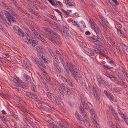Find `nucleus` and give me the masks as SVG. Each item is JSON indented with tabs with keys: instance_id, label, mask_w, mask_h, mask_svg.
<instances>
[{
	"instance_id": "4d7b16f0",
	"label": "nucleus",
	"mask_w": 128,
	"mask_h": 128,
	"mask_svg": "<svg viewBox=\"0 0 128 128\" xmlns=\"http://www.w3.org/2000/svg\"><path fill=\"white\" fill-rule=\"evenodd\" d=\"M114 46L116 47V48L118 50V52L119 53H120L121 52V50L120 49V47L118 46V44L115 45Z\"/></svg>"
},
{
	"instance_id": "7ed1b4c3",
	"label": "nucleus",
	"mask_w": 128,
	"mask_h": 128,
	"mask_svg": "<svg viewBox=\"0 0 128 128\" xmlns=\"http://www.w3.org/2000/svg\"><path fill=\"white\" fill-rule=\"evenodd\" d=\"M42 34L45 37L48 38L50 41L55 45H58L59 44H61V42L60 40L56 41V38L54 36H50L48 34L42 32Z\"/></svg>"
},
{
	"instance_id": "ea45409f",
	"label": "nucleus",
	"mask_w": 128,
	"mask_h": 128,
	"mask_svg": "<svg viewBox=\"0 0 128 128\" xmlns=\"http://www.w3.org/2000/svg\"><path fill=\"white\" fill-rule=\"evenodd\" d=\"M40 58L42 59L47 64L49 62V60H48V59H46V58H45V57L43 55H41V56H40Z\"/></svg>"
},
{
	"instance_id": "dca6fc26",
	"label": "nucleus",
	"mask_w": 128,
	"mask_h": 128,
	"mask_svg": "<svg viewBox=\"0 0 128 128\" xmlns=\"http://www.w3.org/2000/svg\"><path fill=\"white\" fill-rule=\"evenodd\" d=\"M82 122L84 124L87 128H90L92 127L90 122L88 120L86 119L83 120L82 119Z\"/></svg>"
},
{
	"instance_id": "c85d7f7f",
	"label": "nucleus",
	"mask_w": 128,
	"mask_h": 128,
	"mask_svg": "<svg viewBox=\"0 0 128 128\" xmlns=\"http://www.w3.org/2000/svg\"><path fill=\"white\" fill-rule=\"evenodd\" d=\"M113 90H114L115 92L117 93H120V91L122 90L121 88L118 87H115L113 88Z\"/></svg>"
},
{
	"instance_id": "3c124183",
	"label": "nucleus",
	"mask_w": 128,
	"mask_h": 128,
	"mask_svg": "<svg viewBox=\"0 0 128 128\" xmlns=\"http://www.w3.org/2000/svg\"><path fill=\"white\" fill-rule=\"evenodd\" d=\"M37 64L38 65V66H40L44 68H46V66L43 63L40 61H39Z\"/></svg>"
},
{
	"instance_id": "1a4fd4ad",
	"label": "nucleus",
	"mask_w": 128,
	"mask_h": 128,
	"mask_svg": "<svg viewBox=\"0 0 128 128\" xmlns=\"http://www.w3.org/2000/svg\"><path fill=\"white\" fill-rule=\"evenodd\" d=\"M88 40L94 43L96 42L95 41L99 42L101 40V39L100 37L98 35L96 36H92L91 37L88 38Z\"/></svg>"
},
{
	"instance_id": "a18cd8bd",
	"label": "nucleus",
	"mask_w": 128,
	"mask_h": 128,
	"mask_svg": "<svg viewBox=\"0 0 128 128\" xmlns=\"http://www.w3.org/2000/svg\"><path fill=\"white\" fill-rule=\"evenodd\" d=\"M104 92L105 94L108 98L110 97V95L112 94L110 92L106 90H104Z\"/></svg>"
},
{
	"instance_id": "37998d69",
	"label": "nucleus",
	"mask_w": 128,
	"mask_h": 128,
	"mask_svg": "<svg viewBox=\"0 0 128 128\" xmlns=\"http://www.w3.org/2000/svg\"><path fill=\"white\" fill-rule=\"evenodd\" d=\"M31 30L32 32L34 34V35L36 36L37 37L38 36V35H40L39 33L37 32L36 30L32 28L31 29Z\"/></svg>"
},
{
	"instance_id": "f257e3e1",
	"label": "nucleus",
	"mask_w": 128,
	"mask_h": 128,
	"mask_svg": "<svg viewBox=\"0 0 128 128\" xmlns=\"http://www.w3.org/2000/svg\"><path fill=\"white\" fill-rule=\"evenodd\" d=\"M65 64L64 68L67 73L68 74L70 73L76 81L81 80L82 76L76 66L70 62H66Z\"/></svg>"
},
{
	"instance_id": "4468645a",
	"label": "nucleus",
	"mask_w": 128,
	"mask_h": 128,
	"mask_svg": "<svg viewBox=\"0 0 128 128\" xmlns=\"http://www.w3.org/2000/svg\"><path fill=\"white\" fill-rule=\"evenodd\" d=\"M46 95L48 98L53 103H54L56 102L55 99L54 98V96L52 94L49 92H47L46 93Z\"/></svg>"
},
{
	"instance_id": "39448f33",
	"label": "nucleus",
	"mask_w": 128,
	"mask_h": 128,
	"mask_svg": "<svg viewBox=\"0 0 128 128\" xmlns=\"http://www.w3.org/2000/svg\"><path fill=\"white\" fill-rule=\"evenodd\" d=\"M44 30L46 32H47L49 33V34L52 36H54L55 38H56V41L60 40L59 38V35L58 34H56L54 31L50 30L49 28H48L46 27H44L43 28Z\"/></svg>"
},
{
	"instance_id": "72a5a7b5",
	"label": "nucleus",
	"mask_w": 128,
	"mask_h": 128,
	"mask_svg": "<svg viewBox=\"0 0 128 128\" xmlns=\"http://www.w3.org/2000/svg\"><path fill=\"white\" fill-rule=\"evenodd\" d=\"M46 79L48 80L50 84L52 82L49 76L47 73L44 75Z\"/></svg>"
},
{
	"instance_id": "393cba45",
	"label": "nucleus",
	"mask_w": 128,
	"mask_h": 128,
	"mask_svg": "<svg viewBox=\"0 0 128 128\" xmlns=\"http://www.w3.org/2000/svg\"><path fill=\"white\" fill-rule=\"evenodd\" d=\"M114 80L116 81L117 84H120V85H123L124 84V82L118 80L116 77L115 78Z\"/></svg>"
},
{
	"instance_id": "f8f14e48",
	"label": "nucleus",
	"mask_w": 128,
	"mask_h": 128,
	"mask_svg": "<svg viewBox=\"0 0 128 128\" xmlns=\"http://www.w3.org/2000/svg\"><path fill=\"white\" fill-rule=\"evenodd\" d=\"M81 100L83 107L86 109L87 110L88 109V106H89V105L90 104H92L90 103L89 102L87 103L85 99L83 98H81Z\"/></svg>"
},
{
	"instance_id": "473e14b6",
	"label": "nucleus",
	"mask_w": 128,
	"mask_h": 128,
	"mask_svg": "<svg viewBox=\"0 0 128 128\" xmlns=\"http://www.w3.org/2000/svg\"><path fill=\"white\" fill-rule=\"evenodd\" d=\"M0 5L4 7L7 10H8L10 8H9V6L6 4L4 3L3 2H2L0 4Z\"/></svg>"
},
{
	"instance_id": "69168bd1",
	"label": "nucleus",
	"mask_w": 128,
	"mask_h": 128,
	"mask_svg": "<svg viewBox=\"0 0 128 128\" xmlns=\"http://www.w3.org/2000/svg\"><path fill=\"white\" fill-rule=\"evenodd\" d=\"M29 11L31 12V13L34 14L36 16H38V14L36 12L34 11L32 9L30 8L29 10Z\"/></svg>"
},
{
	"instance_id": "cd10ccee",
	"label": "nucleus",
	"mask_w": 128,
	"mask_h": 128,
	"mask_svg": "<svg viewBox=\"0 0 128 128\" xmlns=\"http://www.w3.org/2000/svg\"><path fill=\"white\" fill-rule=\"evenodd\" d=\"M102 22L104 23L105 26L107 25L108 22L107 20L104 17V16H99Z\"/></svg>"
},
{
	"instance_id": "603ef678",
	"label": "nucleus",
	"mask_w": 128,
	"mask_h": 128,
	"mask_svg": "<svg viewBox=\"0 0 128 128\" xmlns=\"http://www.w3.org/2000/svg\"><path fill=\"white\" fill-rule=\"evenodd\" d=\"M110 100H112V101L114 102H117V100L115 98L113 97L112 95H110V97L108 98Z\"/></svg>"
},
{
	"instance_id": "a878e982",
	"label": "nucleus",
	"mask_w": 128,
	"mask_h": 128,
	"mask_svg": "<svg viewBox=\"0 0 128 128\" xmlns=\"http://www.w3.org/2000/svg\"><path fill=\"white\" fill-rule=\"evenodd\" d=\"M64 88H63V90L65 91L66 95L68 96H70L71 92V90L68 88L66 86Z\"/></svg>"
},
{
	"instance_id": "4c0bfd02",
	"label": "nucleus",
	"mask_w": 128,
	"mask_h": 128,
	"mask_svg": "<svg viewBox=\"0 0 128 128\" xmlns=\"http://www.w3.org/2000/svg\"><path fill=\"white\" fill-rule=\"evenodd\" d=\"M110 4H114V6H117L119 4V3L116 0H112L110 2Z\"/></svg>"
},
{
	"instance_id": "ddd939ff",
	"label": "nucleus",
	"mask_w": 128,
	"mask_h": 128,
	"mask_svg": "<svg viewBox=\"0 0 128 128\" xmlns=\"http://www.w3.org/2000/svg\"><path fill=\"white\" fill-rule=\"evenodd\" d=\"M10 80L12 82L15 83H18L21 80L18 77L16 76H14L13 77H11Z\"/></svg>"
},
{
	"instance_id": "20e7f679",
	"label": "nucleus",
	"mask_w": 128,
	"mask_h": 128,
	"mask_svg": "<svg viewBox=\"0 0 128 128\" xmlns=\"http://www.w3.org/2000/svg\"><path fill=\"white\" fill-rule=\"evenodd\" d=\"M88 106V109L90 110V113L91 114V116L90 118L91 120H97V116L96 114V112L95 109L93 108L92 106V104H89Z\"/></svg>"
},
{
	"instance_id": "e2e57ef3",
	"label": "nucleus",
	"mask_w": 128,
	"mask_h": 128,
	"mask_svg": "<svg viewBox=\"0 0 128 128\" xmlns=\"http://www.w3.org/2000/svg\"><path fill=\"white\" fill-rule=\"evenodd\" d=\"M48 1L53 6H56V4L54 2V0H48Z\"/></svg>"
},
{
	"instance_id": "de8ad7c7",
	"label": "nucleus",
	"mask_w": 128,
	"mask_h": 128,
	"mask_svg": "<svg viewBox=\"0 0 128 128\" xmlns=\"http://www.w3.org/2000/svg\"><path fill=\"white\" fill-rule=\"evenodd\" d=\"M97 79L98 82V86H100L102 84V80L100 77L97 78Z\"/></svg>"
},
{
	"instance_id": "58836bf2",
	"label": "nucleus",
	"mask_w": 128,
	"mask_h": 128,
	"mask_svg": "<svg viewBox=\"0 0 128 128\" xmlns=\"http://www.w3.org/2000/svg\"><path fill=\"white\" fill-rule=\"evenodd\" d=\"M2 120L4 123L7 127L10 128L9 126L8 125V120L6 118H4L2 119Z\"/></svg>"
},
{
	"instance_id": "b1692460",
	"label": "nucleus",
	"mask_w": 128,
	"mask_h": 128,
	"mask_svg": "<svg viewBox=\"0 0 128 128\" xmlns=\"http://www.w3.org/2000/svg\"><path fill=\"white\" fill-rule=\"evenodd\" d=\"M93 120V119H92L91 120L94 126V127L96 128H100L99 125L96 121V120H97L94 119Z\"/></svg>"
},
{
	"instance_id": "a211bd4d",
	"label": "nucleus",
	"mask_w": 128,
	"mask_h": 128,
	"mask_svg": "<svg viewBox=\"0 0 128 128\" xmlns=\"http://www.w3.org/2000/svg\"><path fill=\"white\" fill-rule=\"evenodd\" d=\"M84 52L90 56H94V54L92 50L86 48Z\"/></svg>"
},
{
	"instance_id": "bb28decb",
	"label": "nucleus",
	"mask_w": 128,
	"mask_h": 128,
	"mask_svg": "<svg viewBox=\"0 0 128 128\" xmlns=\"http://www.w3.org/2000/svg\"><path fill=\"white\" fill-rule=\"evenodd\" d=\"M65 86H64V84H61L60 86H58L56 87L58 90L59 92L60 93L62 92L63 90V88H64V87H65Z\"/></svg>"
},
{
	"instance_id": "7c9ffc66",
	"label": "nucleus",
	"mask_w": 128,
	"mask_h": 128,
	"mask_svg": "<svg viewBox=\"0 0 128 128\" xmlns=\"http://www.w3.org/2000/svg\"><path fill=\"white\" fill-rule=\"evenodd\" d=\"M116 74L119 76H122L120 71L118 68H116L115 70Z\"/></svg>"
},
{
	"instance_id": "79ce46f5",
	"label": "nucleus",
	"mask_w": 128,
	"mask_h": 128,
	"mask_svg": "<svg viewBox=\"0 0 128 128\" xmlns=\"http://www.w3.org/2000/svg\"><path fill=\"white\" fill-rule=\"evenodd\" d=\"M75 6V3L73 2H69L66 4V6L68 7H70L71 6Z\"/></svg>"
},
{
	"instance_id": "6ab92c4d",
	"label": "nucleus",
	"mask_w": 128,
	"mask_h": 128,
	"mask_svg": "<svg viewBox=\"0 0 128 128\" xmlns=\"http://www.w3.org/2000/svg\"><path fill=\"white\" fill-rule=\"evenodd\" d=\"M22 77L24 80L28 82L31 83V80L30 79V78L28 76V75L25 73H24L22 74Z\"/></svg>"
},
{
	"instance_id": "0e129e2a",
	"label": "nucleus",
	"mask_w": 128,
	"mask_h": 128,
	"mask_svg": "<svg viewBox=\"0 0 128 128\" xmlns=\"http://www.w3.org/2000/svg\"><path fill=\"white\" fill-rule=\"evenodd\" d=\"M39 68H40L41 71L42 72V74L43 75H44L45 74H46L47 73L46 72L45 70L42 68L41 67L39 66H38Z\"/></svg>"
},
{
	"instance_id": "f3484780",
	"label": "nucleus",
	"mask_w": 128,
	"mask_h": 128,
	"mask_svg": "<svg viewBox=\"0 0 128 128\" xmlns=\"http://www.w3.org/2000/svg\"><path fill=\"white\" fill-rule=\"evenodd\" d=\"M79 111L80 114L84 118L86 117V113L85 112L83 106H80L79 107Z\"/></svg>"
},
{
	"instance_id": "09e8293b",
	"label": "nucleus",
	"mask_w": 128,
	"mask_h": 128,
	"mask_svg": "<svg viewBox=\"0 0 128 128\" xmlns=\"http://www.w3.org/2000/svg\"><path fill=\"white\" fill-rule=\"evenodd\" d=\"M32 60L34 63L36 64H38V63L39 61V59L35 57L32 58Z\"/></svg>"
},
{
	"instance_id": "2eb2a0df",
	"label": "nucleus",
	"mask_w": 128,
	"mask_h": 128,
	"mask_svg": "<svg viewBox=\"0 0 128 128\" xmlns=\"http://www.w3.org/2000/svg\"><path fill=\"white\" fill-rule=\"evenodd\" d=\"M6 20L9 25H10L11 24V22H14L15 20L12 16H6Z\"/></svg>"
},
{
	"instance_id": "864d4df0",
	"label": "nucleus",
	"mask_w": 128,
	"mask_h": 128,
	"mask_svg": "<svg viewBox=\"0 0 128 128\" xmlns=\"http://www.w3.org/2000/svg\"><path fill=\"white\" fill-rule=\"evenodd\" d=\"M54 27L56 28H57V29H58V30L60 31L62 30L60 28V26L58 24H57L56 22H54Z\"/></svg>"
},
{
	"instance_id": "8fccbe9b",
	"label": "nucleus",
	"mask_w": 128,
	"mask_h": 128,
	"mask_svg": "<svg viewBox=\"0 0 128 128\" xmlns=\"http://www.w3.org/2000/svg\"><path fill=\"white\" fill-rule=\"evenodd\" d=\"M50 18H52V19L54 20L55 21H58V20H60V19H62V16H60V19L58 18H56V16H50Z\"/></svg>"
},
{
	"instance_id": "49530a36",
	"label": "nucleus",
	"mask_w": 128,
	"mask_h": 128,
	"mask_svg": "<svg viewBox=\"0 0 128 128\" xmlns=\"http://www.w3.org/2000/svg\"><path fill=\"white\" fill-rule=\"evenodd\" d=\"M31 88L32 90L35 92H36V86L34 84H32L31 86Z\"/></svg>"
},
{
	"instance_id": "a19ab883",
	"label": "nucleus",
	"mask_w": 128,
	"mask_h": 128,
	"mask_svg": "<svg viewBox=\"0 0 128 128\" xmlns=\"http://www.w3.org/2000/svg\"><path fill=\"white\" fill-rule=\"evenodd\" d=\"M23 64H24V68L26 69L27 68L28 66L29 63L28 61L26 60H23Z\"/></svg>"
},
{
	"instance_id": "052dcab7",
	"label": "nucleus",
	"mask_w": 128,
	"mask_h": 128,
	"mask_svg": "<svg viewBox=\"0 0 128 128\" xmlns=\"http://www.w3.org/2000/svg\"><path fill=\"white\" fill-rule=\"evenodd\" d=\"M8 11L12 14L14 16H16V14L10 8L9 9Z\"/></svg>"
},
{
	"instance_id": "c9c22d12",
	"label": "nucleus",
	"mask_w": 128,
	"mask_h": 128,
	"mask_svg": "<svg viewBox=\"0 0 128 128\" xmlns=\"http://www.w3.org/2000/svg\"><path fill=\"white\" fill-rule=\"evenodd\" d=\"M50 54L52 56L54 60L55 61L58 63V60L56 54H54L52 52V53H50Z\"/></svg>"
},
{
	"instance_id": "aec40b11",
	"label": "nucleus",
	"mask_w": 128,
	"mask_h": 128,
	"mask_svg": "<svg viewBox=\"0 0 128 128\" xmlns=\"http://www.w3.org/2000/svg\"><path fill=\"white\" fill-rule=\"evenodd\" d=\"M54 122H53L54 124V125L56 126L59 127V128H62L64 127V125L63 122H57L54 121Z\"/></svg>"
},
{
	"instance_id": "4be33fe9",
	"label": "nucleus",
	"mask_w": 128,
	"mask_h": 128,
	"mask_svg": "<svg viewBox=\"0 0 128 128\" xmlns=\"http://www.w3.org/2000/svg\"><path fill=\"white\" fill-rule=\"evenodd\" d=\"M75 114L76 118L78 120V122L82 124V120L81 119V117L80 116L78 112H76L75 113Z\"/></svg>"
},
{
	"instance_id": "412c9836",
	"label": "nucleus",
	"mask_w": 128,
	"mask_h": 128,
	"mask_svg": "<svg viewBox=\"0 0 128 128\" xmlns=\"http://www.w3.org/2000/svg\"><path fill=\"white\" fill-rule=\"evenodd\" d=\"M18 86L24 89L26 88V85L25 83L22 82L21 80L18 83Z\"/></svg>"
},
{
	"instance_id": "e433bc0d",
	"label": "nucleus",
	"mask_w": 128,
	"mask_h": 128,
	"mask_svg": "<svg viewBox=\"0 0 128 128\" xmlns=\"http://www.w3.org/2000/svg\"><path fill=\"white\" fill-rule=\"evenodd\" d=\"M119 115L122 119L124 120V121L125 122V123H126L128 121V119H127L126 118L125 115L122 113L121 114H120Z\"/></svg>"
},
{
	"instance_id": "13d9d810",
	"label": "nucleus",
	"mask_w": 128,
	"mask_h": 128,
	"mask_svg": "<svg viewBox=\"0 0 128 128\" xmlns=\"http://www.w3.org/2000/svg\"><path fill=\"white\" fill-rule=\"evenodd\" d=\"M56 52L57 56L59 57L60 59H62V55L60 52L57 50H56Z\"/></svg>"
},
{
	"instance_id": "680f3d73",
	"label": "nucleus",
	"mask_w": 128,
	"mask_h": 128,
	"mask_svg": "<svg viewBox=\"0 0 128 128\" xmlns=\"http://www.w3.org/2000/svg\"><path fill=\"white\" fill-rule=\"evenodd\" d=\"M79 44L82 47H86L87 46L85 42H79Z\"/></svg>"
},
{
	"instance_id": "6e6d98bb",
	"label": "nucleus",
	"mask_w": 128,
	"mask_h": 128,
	"mask_svg": "<svg viewBox=\"0 0 128 128\" xmlns=\"http://www.w3.org/2000/svg\"><path fill=\"white\" fill-rule=\"evenodd\" d=\"M43 84H44V86L46 90L48 91H49V88L48 85L44 82H42Z\"/></svg>"
},
{
	"instance_id": "2f4dec72",
	"label": "nucleus",
	"mask_w": 128,
	"mask_h": 128,
	"mask_svg": "<svg viewBox=\"0 0 128 128\" xmlns=\"http://www.w3.org/2000/svg\"><path fill=\"white\" fill-rule=\"evenodd\" d=\"M114 117V119L116 120H119V118L118 116V114L116 112L112 114Z\"/></svg>"
},
{
	"instance_id": "774afa93",
	"label": "nucleus",
	"mask_w": 128,
	"mask_h": 128,
	"mask_svg": "<svg viewBox=\"0 0 128 128\" xmlns=\"http://www.w3.org/2000/svg\"><path fill=\"white\" fill-rule=\"evenodd\" d=\"M31 97L30 98L34 99H36L37 98V96L35 94H34L33 93H32V94H31Z\"/></svg>"
},
{
	"instance_id": "c03bdc74",
	"label": "nucleus",
	"mask_w": 128,
	"mask_h": 128,
	"mask_svg": "<svg viewBox=\"0 0 128 128\" xmlns=\"http://www.w3.org/2000/svg\"><path fill=\"white\" fill-rule=\"evenodd\" d=\"M18 86V83H15V82H12L11 85L12 88L16 89L17 88Z\"/></svg>"
},
{
	"instance_id": "f704fd0d",
	"label": "nucleus",
	"mask_w": 128,
	"mask_h": 128,
	"mask_svg": "<svg viewBox=\"0 0 128 128\" xmlns=\"http://www.w3.org/2000/svg\"><path fill=\"white\" fill-rule=\"evenodd\" d=\"M109 110L110 113L112 114L116 112L112 106H108Z\"/></svg>"
},
{
	"instance_id": "5fc2aeb1",
	"label": "nucleus",
	"mask_w": 128,
	"mask_h": 128,
	"mask_svg": "<svg viewBox=\"0 0 128 128\" xmlns=\"http://www.w3.org/2000/svg\"><path fill=\"white\" fill-rule=\"evenodd\" d=\"M46 21L48 23L49 25L50 26V27H52L54 30H56V29L54 27V24H52L51 22H50L46 20Z\"/></svg>"
},
{
	"instance_id": "0eeeda50",
	"label": "nucleus",
	"mask_w": 128,
	"mask_h": 128,
	"mask_svg": "<svg viewBox=\"0 0 128 128\" xmlns=\"http://www.w3.org/2000/svg\"><path fill=\"white\" fill-rule=\"evenodd\" d=\"M12 2L16 8L19 10L23 14H25L26 16L29 15V14L28 13L24 10L23 9L20 7L19 5L17 4L15 0H14Z\"/></svg>"
},
{
	"instance_id": "5701e85b",
	"label": "nucleus",
	"mask_w": 128,
	"mask_h": 128,
	"mask_svg": "<svg viewBox=\"0 0 128 128\" xmlns=\"http://www.w3.org/2000/svg\"><path fill=\"white\" fill-rule=\"evenodd\" d=\"M50 107L48 105L47 106V107H46L45 106H43L40 108L42 112L44 113V112H45L48 110V109H50Z\"/></svg>"
},
{
	"instance_id": "423d86ee",
	"label": "nucleus",
	"mask_w": 128,
	"mask_h": 128,
	"mask_svg": "<svg viewBox=\"0 0 128 128\" xmlns=\"http://www.w3.org/2000/svg\"><path fill=\"white\" fill-rule=\"evenodd\" d=\"M59 77L60 80L64 82L70 86L72 87L73 86V84H72L71 82L70 81L69 79H66L64 76L62 75H59Z\"/></svg>"
},
{
	"instance_id": "f03ea898",
	"label": "nucleus",
	"mask_w": 128,
	"mask_h": 128,
	"mask_svg": "<svg viewBox=\"0 0 128 128\" xmlns=\"http://www.w3.org/2000/svg\"><path fill=\"white\" fill-rule=\"evenodd\" d=\"M15 32L18 35L22 36V37H25L24 38V40L26 43L31 44L33 47L36 46L38 43V42L36 40H32V37L30 36L29 33L30 31L28 29H26V36L24 37V33L22 30L18 27L15 28H14Z\"/></svg>"
},
{
	"instance_id": "c756f323",
	"label": "nucleus",
	"mask_w": 128,
	"mask_h": 128,
	"mask_svg": "<svg viewBox=\"0 0 128 128\" xmlns=\"http://www.w3.org/2000/svg\"><path fill=\"white\" fill-rule=\"evenodd\" d=\"M89 22L90 24V27L96 24L93 19L91 18H89Z\"/></svg>"
},
{
	"instance_id": "338daca9",
	"label": "nucleus",
	"mask_w": 128,
	"mask_h": 128,
	"mask_svg": "<svg viewBox=\"0 0 128 128\" xmlns=\"http://www.w3.org/2000/svg\"><path fill=\"white\" fill-rule=\"evenodd\" d=\"M122 45L123 46H123V47L124 48V49L128 52V47L126 44L123 43L122 44Z\"/></svg>"
},
{
	"instance_id": "bf43d9fd",
	"label": "nucleus",
	"mask_w": 128,
	"mask_h": 128,
	"mask_svg": "<svg viewBox=\"0 0 128 128\" xmlns=\"http://www.w3.org/2000/svg\"><path fill=\"white\" fill-rule=\"evenodd\" d=\"M54 82L56 87L58 86H60L61 84L58 81L56 80H54Z\"/></svg>"
},
{
	"instance_id": "9b49d317",
	"label": "nucleus",
	"mask_w": 128,
	"mask_h": 128,
	"mask_svg": "<svg viewBox=\"0 0 128 128\" xmlns=\"http://www.w3.org/2000/svg\"><path fill=\"white\" fill-rule=\"evenodd\" d=\"M97 34H100L101 30L100 28L96 24L91 27Z\"/></svg>"
},
{
	"instance_id": "6e6552de",
	"label": "nucleus",
	"mask_w": 128,
	"mask_h": 128,
	"mask_svg": "<svg viewBox=\"0 0 128 128\" xmlns=\"http://www.w3.org/2000/svg\"><path fill=\"white\" fill-rule=\"evenodd\" d=\"M63 27L64 29V30H61L60 31L62 34L64 36H65L68 38L70 37V32L69 30L65 26H64Z\"/></svg>"
},
{
	"instance_id": "9d476101",
	"label": "nucleus",
	"mask_w": 128,
	"mask_h": 128,
	"mask_svg": "<svg viewBox=\"0 0 128 128\" xmlns=\"http://www.w3.org/2000/svg\"><path fill=\"white\" fill-rule=\"evenodd\" d=\"M42 46H37L36 47V49L37 51L38 52L37 54L38 55L40 58V56H41V55H43L44 52L42 51Z\"/></svg>"
}]
</instances>
